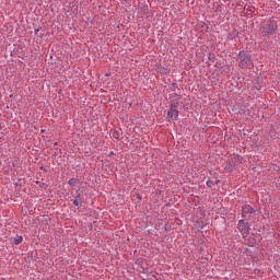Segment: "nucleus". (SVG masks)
Returning <instances> with one entry per match:
<instances>
[{"label": "nucleus", "instance_id": "f257e3e1", "mask_svg": "<svg viewBox=\"0 0 280 280\" xmlns=\"http://www.w3.org/2000/svg\"><path fill=\"white\" fill-rule=\"evenodd\" d=\"M250 62H252L250 56L244 51H240L238 67H241V69H246V67H250Z\"/></svg>", "mask_w": 280, "mask_h": 280}, {"label": "nucleus", "instance_id": "f03ea898", "mask_svg": "<svg viewBox=\"0 0 280 280\" xmlns=\"http://www.w3.org/2000/svg\"><path fill=\"white\" fill-rule=\"evenodd\" d=\"M238 231L242 235H248V231H250V226L248 223L244 222V220L238 221Z\"/></svg>", "mask_w": 280, "mask_h": 280}, {"label": "nucleus", "instance_id": "7ed1b4c3", "mask_svg": "<svg viewBox=\"0 0 280 280\" xmlns=\"http://www.w3.org/2000/svg\"><path fill=\"white\" fill-rule=\"evenodd\" d=\"M262 36H270V34H275V25L267 24L261 28Z\"/></svg>", "mask_w": 280, "mask_h": 280}, {"label": "nucleus", "instance_id": "20e7f679", "mask_svg": "<svg viewBox=\"0 0 280 280\" xmlns=\"http://www.w3.org/2000/svg\"><path fill=\"white\" fill-rule=\"evenodd\" d=\"M167 117L168 119H176V117H178V108L176 105L172 104L171 108L167 113Z\"/></svg>", "mask_w": 280, "mask_h": 280}, {"label": "nucleus", "instance_id": "39448f33", "mask_svg": "<svg viewBox=\"0 0 280 280\" xmlns=\"http://www.w3.org/2000/svg\"><path fill=\"white\" fill-rule=\"evenodd\" d=\"M249 213H255V210L253 209V207L245 205L242 210L243 218H246V215H248Z\"/></svg>", "mask_w": 280, "mask_h": 280}, {"label": "nucleus", "instance_id": "423d86ee", "mask_svg": "<svg viewBox=\"0 0 280 280\" xmlns=\"http://www.w3.org/2000/svg\"><path fill=\"white\" fill-rule=\"evenodd\" d=\"M21 242H23V236H16V237L14 238V244H15V246H19V244H21Z\"/></svg>", "mask_w": 280, "mask_h": 280}, {"label": "nucleus", "instance_id": "0eeeda50", "mask_svg": "<svg viewBox=\"0 0 280 280\" xmlns=\"http://www.w3.org/2000/svg\"><path fill=\"white\" fill-rule=\"evenodd\" d=\"M75 183H78V180L75 178H71L69 179L68 184L70 185V187H75Z\"/></svg>", "mask_w": 280, "mask_h": 280}, {"label": "nucleus", "instance_id": "6e6552de", "mask_svg": "<svg viewBox=\"0 0 280 280\" xmlns=\"http://www.w3.org/2000/svg\"><path fill=\"white\" fill-rule=\"evenodd\" d=\"M73 205H74L75 207H80V206L82 205V199L77 198V199L73 201Z\"/></svg>", "mask_w": 280, "mask_h": 280}, {"label": "nucleus", "instance_id": "1a4fd4ad", "mask_svg": "<svg viewBox=\"0 0 280 280\" xmlns=\"http://www.w3.org/2000/svg\"><path fill=\"white\" fill-rule=\"evenodd\" d=\"M207 186H208V187H213V182H212V180H208V182H207Z\"/></svg>", "mask_w": 280, "mask_h": 280}]
</instances>
